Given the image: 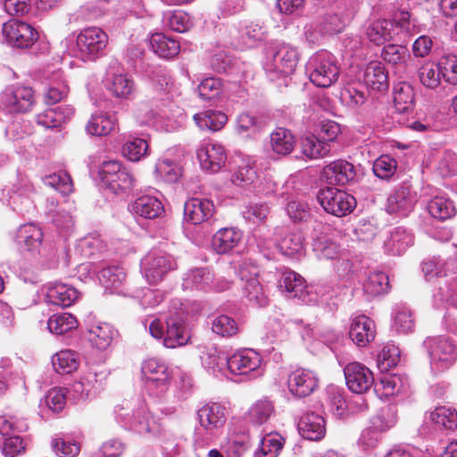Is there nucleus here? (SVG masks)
<instances>
[{
	"label": "nucleus",
	"mask_w": 457,
	"mask_h": 457,
	"mask_svg": "<svg viewBox=\"0 0 457 457\" xmlns=\"http://www.w3.org/2000/svg\"><path fill=\"white\" fill-rule=\"evenodd\" d=\"M298 60L295 47L286 43L276 44L270 48L265 71L270 80L282 79L287 85V78L295 71Z\"/></svg>",
	"instance_id": "f257e3e1"
},
{
	"label": "nucleus",
	"mask_w": 457,
	"mask_h": 457,
	"mask_svg": "<svg viewBox=\"0 0 457 457\" xmlns=\"http://www.w3.org/2000/svg\"><path fill=\"white\" fill-rule=\"evenodd\" d=\"M310 80L319 87H328L339 77V67L336 57L327 52L314 54L307 63Z\"/></svg>",
	"instance_id": "f03ea898"
},
{
	"label": "nucleus",
	"mask_w": 457,
	"mask_h": 457,
	"mask_svg": "<svg viewBox=\"0 0 457 457\" xmlns=\"http://www.w3.org/2000/svg\"><path fill=\"white\" fill-rule=\"evenodd\" d=\"M423 345L428 353L431 369L436 372L449 369L457 360V344L448 337H428Z\"/></svg>",
	"instance_id": "7ed1b4c3"
},
{
	"label": "nucleus",
	"mask_w": 457,
	"mask_h": 457,
	"mask_svg": "<svg viewBox=\"0 0 457 457\" xmlns=\"http://www.w3.org/2000/svg\"><path fill=\"white\" fill-rule=\"evenodd\" d=\"M99 176L104 187L116 195L130 190L136 182L131 172L118 161L104 162Z\"/></svg>",
	"instance_id": "20e7f679"
},
{
	"label": "nucleus",
	"mask_w": 457,
	"mask_h": 457,
	"mask_svg": "<svg viewBox=\"0 0 457 457\" xmlns=\"http://www.w3.org/2000/svg\"><path fill=\"white\" fill-rule=\"evenodd\" d=\"M108 44L107 34L100 28L84 29L77 37L78 55L83 61H95L101 57Z\"/></svg>",
	"instance_id": "39448f33"
},
{
	"label": "nucleus",
	"mask_w": 457,
	"mask_h": 457,
	"mask_svg": "<svg viewBox=\"0 0 457 457\" xmlns=\"http://www.w3.org/2000/svg\"><path fill=\"white\" fill-rule=\"evenodd\" d=\"M34 104V91L30 87H7L0 94V112H28L32 109Z\"/></svg>",
	"instance_id": "423d86ee"
},
{
	"label": "nucleus",
	"mask_w": 457,
	"mask_h": 457,
	"mask_svg": "<svg viewBox=\"0 0 457 457\" xmlns=\"http://www.w3.org/2000/svg\"><path fill=\"white\" fill-rule=\"evenodd\" d=\"M317 199L328 213L337 217L349 214L356 205V200L352 195L331 187L320 189Z\"/></svg>",
	"instance_id": "0eeeda50"
},
{
	"label": "nucleus",
	"mask_w": 457,
	"mask_h": 457,
	"mask_svg": "<svg viewBox=\"0 0 457 457\" xmlns=\"http://www.w3.org/2000/svg\"><path fill=\"white\" fill-rule=\"evenodd\" d=\"M177 268V263L171 255L151 252L141 261V270L151 285L161 282L170 271Z\"/></svg>",
	"instance_id": "6e6552de"
},
{
	"label": "nucleus",
	"mask_w": 457,
	"mask_h": 457,
	"mask_svg": "<svg viewBox=\"0 0 457 457\" xmlns=\"http://www.w3.org/2000/svg\"><path fill=\"white\" fill-rule=\"evenodd\" d=\"M3 36L13 47L26 49L38 39V32L30 24L18 20H11L3 26Z\"/></svg>",
	"instance_id": "1a4fd4ad"
},
{
	"label": "nucleus",
	"mask_w": 457,
	"mask_h": 457,
	"mask_svg": "<svg viewBox=\"0 0 457 457\" xmlns=\"http://www.w3.org/2000/svg\"><path fill=\"white\" fill-rule=\"evenodd\" d=\"M226 361V366L234 375L253 374V377L259 375L258 369L262 363V358L258 353L251 349H245L234 353Z\"/></svg>",
	"instance_id": "9d476101"
},
{
	"label": "nucleus",
	"mask_w": 457,
	"mask_h": 457,
	"mask_svg": "<svg viewBox=\"0 0 457 457\" xmlns=\"http://www.w3.org/2000/svg\"><path fill=\"white\" fill-rule=\"evenodd\" d=\"M116 411L118 416L123 419L124 425L138 434H156L160 430L159 424L150 416L143 402H139L137 408L133 410L131 414Z\"/></svg>",
	"instance_id": "9b49d317"
},
{
	"label": "nucleus",
	"mask_w": 457,
	"mask_h": 457,
	"mask_svg": "<svg viewBox=\"0 0 457 457\" xmlns=\"http://www.w3.org/2000/svg\"><path fill=\"white\" fill-rule=\"evenodd\" d=\"M348 388L355 394L367 392L374 383L373 374L369 368L359 362H351L344 369Z\"/></svg>",
	"instance_id": "f8f14e48"
},
{
	"label": "nucleus",
	"mask_w": 457,
	"mask_h": 457,
	"mask_svg": "<svg viewBox=\"0 0 457 457\" xmlns=\"http://www.w3.org/2000/svg\"><path fill=\"white\" fill-rule=\"evenodd\" d=\"M319 385L317 375L311 370L298 368L287 378L290 393L297 397H306L313 393Z\"/></svg>",
	"instance_id": "ddd939ff"
},
{
	"label": "nucleus",
	"mask_w": 457,
	"mask_h": 457,
	"mask_svg": "<svg viewBox=\"0 0 457 457\" xmlns=\"http://www.w3.org/2000/svg\"><path fill=\"white\" fill-rule=\"evenodd\" d=\"M186 320L182 313L170 315L166 320L164 345L175 348L185 345L189 340V333L186 327Z\"/></svg>",
	"instance_id": "4468645a"
},
{
	"label": "nucleus",
	"mask_w": 457,
	"mask_h": 457,
	"mask_svg": "<svg viewBox=\"0 0 457 457\" xmlns=\"http://www.w3.org/2000/svg\"><path fill=\"white\" fill-rule=\"evenodd\" d=\"M197 158L204 170L218 172L227 161V154L221 145L204 143L197 151Z\"/></svg>",
	"instance_id": "2eb2a0df"
},
{
	"label": "nucleus",
	"mask_w": 457,
	"mask_h": 457,
	"mask_svg": "<svg viewBox=\"0 0 457 457\" xmlns=\"http://www.w3.org/2000/svg\"><path fill=\"white\" fill-rule=\"evenodd\" d=\"M197 416L201 427L212 433L226 423L227 409L220 403H208L198 410Z\"/></svg>",
	"instance_id": "dca6fc26"
},
{
	"label": "nucleus",
	"mask_w": 457,
	"mask_h": 457,
	"mask_svg": "<svg viewBox=\"0 0 457 457\" xmlns=\"http://www.w3.org/2000/svg\"><path fill=\"white\" fill-rule=\"evenodd\" d=\"M349 337L357 346H366L376 337L374 321L363 314L353 317L350 325Z\"/></svg>",
	"instance_id": "f3484780"
},
{
	"label": "nucleus",
	"mask_w": 457,
	"mask_h": 457,
	"mask_svg": "<svg viewBox=\"0 0 457 457\" xmlns=\"http://www.w3.org/2000/svg\"><path fill=\"white\" fill-rule=\"evenodd\" d=\"M354 166L345 160H337L326 165L322 170V177L331 185H346L356 178Z\"/></svg>",
	"instance_id": "a211bd4d"
},
{
	"label": "nucleus",
	"mask_w": 457,
	"mask_h": 457,
	"mask_svg": "<svg viewBox=\"0 0 457 457\" xmlns=\"http://www.w3.org/2000/svg\"><path fill=\"white\" fill-rule=\"evenodd\" d=\"M214 212L213 204L202 198H191L184 205V220L191 224L207 221Z\"/></svg>",
	"instance_id": "6ab92c4d"
},
{
	"label": "nucleus",
	"mask_w": 457,
	"mask_h": 457,
	"mask_svg": "<svg viewBox=\"0 0 457 457\" xmlns=\"http://www.w3.org/2000/svg\"><path fill=\"white\" fill-rule=\"evenodd\" d=\"M415 202V196L411 193V187L403 184L388 196L386 208L390 213L405 216L412 210Z\"/></svg>",
	"instance_id": "aec40b11"
},
{
	"label": "nucleus",
	"mask_w": 457,
	"mask_h": 457,
	"mask_svg": "<svg viewBox=\"0 0 457 457\" xmlns=\"http://www.w3.org/2000/svg\"><path fill=\"white\" fill-rule=\"evenodd\" d=\"M301 436L311 441H320L326 435V424L323 416L315 412H307L298 422Z\"/></svg>",
	"instance_id": "412c9836"
},
{
	"label": "nucleus",
	"mask_w": 457,
	"mask_h": 457,
	"mask_svg": "<svg viewBox=\"0 0 457 457\" xmlns=\"http://www.w3.org/2000/svg\"><path fill=\"white\" fill-rule=\"evenodd\" d=\"M278 287L289 298L305 300L306 286L304 279L301 275L293 270H286L282 271L278 281Z\"/></svg>",
	"instance_id": "4be33fe9"
},
{
	"label": "nucleus",
	"mask_w": 457,
	"mask_h": 457,
	"mask_svg": "<svg viewBox=\"0 0 457 457\" xmlns=\"http://www.w3.org/2000/svg\"><path fill=\"white\" fill-rule=\"evenodd\" d=\"M46 297L49 303L66 308L79 298V292L68 284L54 283L47 287Z\"/></svg>",
	"instance_id": "5701e85b"
},
{
	"label": "nucleus",
	"mask_w": 457,
	"mask_h": 457,
	"mask_svg": "<svg viewBox=\"0 0 457 457\" xmlns=\"http://www.w3.org/2000/svg\"><path fill=\"white\" fill-rule=\"evenodd\" d=\"M398 33V31H395L394 21L387 19L372 21L366 30L368 39L377 46L393 40Z\"/></svg>",
	"instance_id": "b1692460"
},
{
	"label": "nucleus",
	"mask_w": 457,
	"mask_h": 457,
	"mask_svg": "<svg viewBox=\"0 0 457 457\" xmlns=\"http://www.w3.org/2000/svg\"><path fill=\"white\" fill-rule=\"evenodd\" d=\"M414 243V235L404 227L395 228L385 241V249L393 255H401Z\"/></svg>",
	"instance_id": "393cba45"
},
{
	"label": "nucleus",
	"mask_w": 457,
	"mask_h": 457,
	"mask_svg": "<svg viewBox=\"0 0 457 457\" xmlns=\"http://www.w3.org/2000/svg\"><path fill=\"white\" fill-rule=\"evenodd\" d=\"M213 275L206 268H195L187 271L183 278L182 287L189 291H207L212 288Z\"/></svg>",
	"instance_id": "a878e982"
},
{
	"label": "nucleus",
	"mask_w": 457,
	"mask_h": 457,
	"mask_svg": "<svg viewBox=\"0 0 457 457\" xmlns=\"http://www.w3.org/2000/svg\"><path fill=\"white\" fill-rule=\"evenodd\" d=\"M242 231L236 228H223L212 237V246L219 254H223L235 248L242 240Z\"/></svg>",
	"instance_id": "bb28decb"
},
{
	"label": "nucleus",
	"mask_w": 457,
	"mask_h": 457,
	"mask_svg": "<svg viewBox=\"0 0 457 457\" xmlns=\"http://www.w3.org/2000/svg\"><path fill=\"white\" fill-rule=\"evenodd\" d=\"M116 128L117 120L113 116L104 112H95L87 120L85 130L89 136L104 137L114 131Z\"/></svg>",
	"instance_id": "cd10ccee"
},
{
	"label": "nucleus",
	"mask_w": 457,
	"mask_h": 457,
	"mask_svg": "<svg viewBox=\"0 0 457 457\" xmlns=\"http://www.w3.org/2000/svg\"><path fill=\"white\" fill-rule=\"evenodd\" d=\"M131 211L145 219H155L164 212L162 202L153 195H142L137 198L131 205Z\"/></svg>",
	"instance_id": "c85d7f7f"
},
{
	"label": "nucleus",
	"mask_w": 457,
	"mask_h": 457,
	"mask_svg": "<svg viewBox=\"0 0 457 457\" xmlns=\"http://www.w3.org/2000/svg\"><path fill=\"white\" fill-rule=\"evenodd\" d=\"M142 373L147 382L156 383L158 386H165L170 378L167 365L157 358L146 360L142 365Z\"/></svg>",
	"instance_id": "c756f323"
},
{
	"label": "nucleus",
	"mask_w": 457,
	"mask_h": 457,
	"mask_svg": "<svg viewBox=\"0 0 457 457\" xmlns=\"http://www.w3.org/2000/svg\"><path fill=\"white\" fill-rule=\"evenodd\" d=\"M363 81L367 87L383 91L388 87V77L385 67L377 62H370L363 73Z\"/></svg>",
	"instance_id": "7c9ffc66"
},
{
	"label": "nucleus",
	"mask_w": 457,
	"mask_h": 457,
	"mask_svg": "<svg viewBox=\"0 0 457 457\" xmlns=\"http://www.w3.org/2000/svg\"><path fill=\"white\" fill-rule=\"evenodd\" d=\"M427 209L434 219L446 220L456 214V207L452 199L445 195H436L431 198Z\"/></svg>",
	"instance_id": "2f4dec72"
},
{
	"label": "nucleus",
	"mask_w": 457,
	"mask_h": 457,
	"mask_svg": "<svg viewBox=\"0 0 457 457\" xmlns=\"http://www.w3.org/2000/svg\"><path fill=\"white\" fill-rule=\"evenodd\" d=\"M153 51L162 58L170 59L179 53V43L162 33H155L150 38Z\"/></svg>",
	"instance_id": "473e14b6"
},
{
	"label": "nucleus",
	"mask_w": 457,
	"mask_h": 457,
	"mask_svg": "<svg viewBox=\"0 0 457 457\" xmlns=\"http://www.w3.org/2000/svg\"><path fill=\"white\" fill-rule=\"evenodd\" d=\"M275 412L273 403L268 398L254 402L247 411V419L253 425L266 423Z\"/></svg>",
	"instance_id": "72a5a7b5"
},
{
	"label": "nucleus",
	"mask_w": 457,
	"mask_h": 457,
	"mask_svg": "<svg viewBox=\"0 0 457 457\" xmlns=\"http://www.w3.org/2000/svg\"><path fill=\"white\" fill-rule=\"evenodd\" d=\"M295 145V137L287 129L278 128L270 134V146L277 154L287 155L290 154Z\"/></svg>",
	"instance_id": "f704fd0d"
},
{
	"label": "nucleus",
	"mask_w": 457,
	"mask_h": 457,
	"mask_svg": "<svg viewBox=\"0 0 457 457\" xmlns=\"http://www.w3.org/2000/svg\"><path fill=\"white\" fill-rule=\"evenodd\" d=\"M302 153L308 159L323 158L330 152L329 144L313 135H308L301 139Z\"/></svg>",
	"instance_id": "c9c22d12"
},
{
	"label": "nucleus",
	"mask_w": 457,
	"mask_h": 457,
	"mask_svg": "<svg viewBox=\"0 0 457 457\" xmlns=\"http://www.w3.org/2000/svg\"><path fill=\"white\" fill-rule=\"evenodd\" d=\"M394 103L398 112L404 113L412 110L414 90L409 83L400 82L395 86Z\"/></svg>",
	"instance_id": "e433bc0d"
},
{
	"label": "nucleus",
	"mask_w": 457,
	"mask_h": 457,
	"mask_svg": "<svg viewBox=\"0 0 457 457\" xmlns=\"http://www.w3.org/2000/svg\"><path fill=\"white\" fill-rule=\"evenodd\" d=\"M194 120L202 129H205L212 131H218L226 124L228 118L226 114L221 112L208 110L195 114Z\"/></svg>",
	"instance_id": "4c0bfd02"
},
{
	"label": "nucleus",
	"mask_w": 457,
	"mask_h": 457,
	"mask_svg": "<svg viewBox=\"0 0 457 457\" xmlns=\"http://www.w3.org/2000/svg\"><path fill=\"white\" fill-rule=\"evenodd\" d=\"M115 333L110 324L101 323L89 329V340L99 350H105L111 345Z\"/></svg>",
	"instance_id": "58836bf2"
},
{
	"label": "nucleus",
	"mask_w": 457,
	"mask_h": 457,
	"mask_svg": "<svg viewBox=\"0 0 457 457\" xmlns=\"http://www.w3.org/2000/svg\"><path fill=\"white\" fill-rule=\"evenodd\" d=\"M222 449L228 457H240L241 455L249 454L250 437L245 433L231 435L222 445Z\"/></svg>",
	"instance_id": "ea45409f"
},
{
	"label": "nucleus",
	"mask_w": 457,
	"mask_h": 457,
	"mask_svg": "<svg viewBox=\"0 0 457 457\" xmlns=\"http://www.w3.org/2000/svg\"><path fill=\"white\" fill-rule=\"evenodd\" d=\"M146 140L139 137H129L122 145V155L131 162H138L148 154Z\"/></svg>",
	"instance_id": "a19ab883"
},
{
	"label": "nucleus",
	"mask_w": 457,
	"mask_h": 457,
	"mask_svg": "<svg viewBox=\"0 0 457 457\" xmlns=\"http://www.w3.org/2000/svg\"><path fill=\"white\" fill-rule=\"evenodd\" d=\"M69 88L62 79L60 71L54 72L45 94L46 103L54 104L62 100L68 94Z\"/></svg>",
	"instance_id": "79ce46f5"
},
{
	"label": "nucleus",
	"mask_w": 457,
	"mask_h": 457,
	"mask_svg": "<svg viewBox=\"0 0 457 457\" xmlns=\"http://www.w3.org/2000/svg\"><path fill=\"white\" fill-rule=\"evenodd\" d=\"M429 420L445 429L454 430L457 428V411L451 407H436L430 412Z\"/></svg>",
	"instance_id": "37998d69"
},
{
	"label": "nucleus",
	"mask_w": 457,
	"mask_h": 457,
	"mask_svg": "<svg viewBox=\"0 0 457 457\" xmlns=\"http://www.w3.org/2000/svg\"><path fill=\"white\" fill-rule=\"evenodd\" d=\"M51 333L62 335L77 328L76 318L68 312L55 313L52 315L47 322Z\"/></svg>",
	"instance_id": "c03bdc74"
},
{
	"label": "nucleus",
	"mask_w": 457,
	"mask_h": 457,
	"mask_svg": "<svg viewBox=\"0 0 457 457\" xmlns=\"http://www.w3.org/2000/svg\"><path fill=\"white\" fill-rule=\"evenodd\" d=\"M393 326L397 333L400 334L412 332L415 326V320L411 310L405 305H396Z\"/></svg>",
	"instance_id": "a18cd8bd"
},
{
	"label": "nucleus",
	"mask_w": 457,
	"mask_h": 457,
	"mask_svg": "<svg viewBox=\"0 0 457 457\" xmlns=\"http://www.w3.org/2000/svg\"><path fill=\"white\" fill-rule=\"evenodd\" d=\"M389 288V279L382 271L370 272L363 284V290L368 295L374 297L385 293Z\"/></svg>",
	"instance_id": "49530a36"
},
{
	"label": "nucleus",
	"mask_w": 457,
	"mask_h": 457,
	"mask_svg": "<svg viewBox=\"0 0 457 457\" xmlns=\"http://www.w3.org/2000/svg\"><path fill=\"white\" fill-rule=\"evenodd\" d=\"M107 89L117 98H127L134 91V81L124 74H112Z\"/></svg>",
	"instance_id": "de8ad7c7"
},
{
	"label": "nucleus",
	"mask_w": 457,
	"mask_h": 457,
	"mask_svg": "<svg viewBox=\"0 0 457 457\" xmlns=\"http://www.w3.org/2000/svg\"><path fill=\"white\" fill-rule=\"evenodd\" d=\"M52 364L59 374L71 373L79 367L76 354L71 350L61 351L54 354L52 358Z\"/></svg>",
	"instance_id": "09e8293b"
},
{
	"label": "nucleus",
	"mask_w": 457,
	"mask_h": 457,
	"mask_svg": "<svg viewBox=\"0 0 457 457\" xmlns=\"http://www.w3.org/2000/svg\"><path fill=\"white\" fill-rule=\"evenodd\" d=\"M419 77L421 84L428 88L434 89L440 84L442 78L441 64L426 62L419 70Z\"/></svg>",
	"instance_id": "8fccbe9b"
},
{
	"label": "nucleus",
	"mask_w": 457,
	"mask_h": 457,
	"mask_svg": "<svg viewBox=\"0 0 457 457\" xmlns=\"http://www.w3.org/2000/svg\"><path fill=\"white\" fill-rule=\"evenodd\" d=\"M397 422V415L395 407L386 405L379 410V411L372 418V428L377 431H386L393 428Z\"/></svg>",
	"instance_id": "3c124183"
},
{
	"label": "nucleus",
	"mask_w": 457,
	"mask_h": 457,
	"mask_svg": "<svg viewBox=\"0 0 457 457\" xmlns=\"http://www.w3.org/2000/svg\"><path fill=\"white\" fill-rule=\"evenodd\" d=\"M17 237L19 243H23L28 251H32L41 245L43 233L39 228L34 225H24L20 228Z\"/></svg>",
	"instance_id": "603ef678"
},
{
	"label": "nucleus",
	"mask_w": 457,
	"mask_h": 457,
	"mask_svg": "<svg viewBox=\"0 0 457 457\" xmlns=\"http://www.w3.org/2000/svg\"><path fill=\"white\" fill-rule=\"evenodd\" d=\"M277 247L284 255L293 256L303 248V237L299 232L287 233L278 242Z\"/></svg>",
	"instance_id": "864d4df0"
},
{
	"label": "nucleus",
	"mask_w": 457,
	"mask_h": 457,
	"mask_svg": "<svg viewBox=\"0 0 457 457\" xmlns=\"http://www.w3.org/2000/svg\"><path fill=\"white\" fill-rule=\"evenodd\" d=\"M98 278L106 288H118L125 280L126 273L121 267L113 265L102 269Z\"/></svg>",
	"instance_id": "5fc2aeb1"
},
{
	"label": "nucleus",
	"mask_w": 457,
	"mask_h": 457,
	"mask_svg": "<svg viewBox=\"0 0 457 457\" xmlns=\"http://www.w3.org/2000/svg\"><path fill=\"white\" fill-rule=\"evenodd\" d=\"M212 330L222 337H231L239 332V327L233 318L222 314L212 320Z\"/></svg>",
	"instance_id": "6e6d98bb"
},
{
	"label": "nucleus",
	"mask_w": 457,
	"mask_h": 457,
	"mask_svg": "<svg viewBox=\"0 0 457 457\" xmlns=\"http://www.w3.org/2000/svg\"><path fill=\"white\" fill-rule=\"evenodd\" d=\"M258 179L254 166L249 162L243 163L231 177L234 185L246 187L253 185Z\"/></svg>",
	"instance_id": "4d7b16f0"
},
{
	"label": "nucleus",
	"mask_w": 457,
	"mask_h": 457,
	"mask_svg": "<svg viewBox=\"0 0 457 457\" xmlns=\"http://www.w3.org/2000/svg\"><path fill=\"white\" fill-rule=\"evenodd\" d=\"M269 213L270 208L266 204H250L242 211L245 220L253 225L264 223Z\"/></svg>",
	"instance_id": "13d9d810"
},
{
	"label": "nucleus",
	"mask_w": 457,
	"mask_h": 457,
	"mask_svg": "<svg viewBox=\"0 0 457 457\" xmlns=\"http://www.w3.org/2000/svg\"><path fill=\"white\" fill-rule=\"evenodd\" d=\"M155 173L160 179L168 183H173L176 182L180 176V168L175 162L169 159H162L157 162Z\"/></svg>",
	"instance_id": "bf43d9fd"
},
{
	"label": "nucleus",
	"mask_w": 457,
	"mask_h": 457,
	"mask_svg": "<svg viewBox=\"0 0 457 457\" xmlns=\"http://www.w3.org/2000/svg\"><path fill=\"white\" fill-rule=\"evenodd\" d=\"M409 55V51L406 46L396 44L386 45L380 54L381 58L392 65L404 62L406 57Z\"/></svg>",
	"instance_id": "052dcab7"
},
{
	"label": "nucleus",
	"mask_w": 457,
	"mask_h": 457,
	"mask_svg": "<svg viewBox=\"0 0 457 457\" xmlns=\"http://www.w3.org/2000/svg\"><path fill=\"white\" fill-rule=\"evenodd\" d=\"M223 84L219 78L209 77L203 79L197 87L198 95L203 100L216 98L222 92Z\"/></svg>",
	"instance_id": "680f3d73"
},
{
	"label": "nucleus",
	"mask_w": 457,
	"mask_h": 457,
	"mask_svg": "<svg viewBox=\"0 0 457 457\" xmlns=\"http://www.w3.org/2000/svg\"><path fill=\"white\" fill-rule=\"evenodd\" d=\"M396 161L388 154L379 156L373 163L375 176L381 179H390L396 170Z\"/></svg>",
	"instance_id": "e2e57ef3"
},
{
	"label": "nucleus",
	"mask_w": 457,
	"mask_h": 457,
	"mask_svg": "<svg viewBox=\"0 0 457 457\" xmlns=\"http://www.w3.org/2000/svg\"><path fill=\"white\" fill-rule=\"evenodd\" d=\"M285 440L278 433L264 436L260 442L259 450L262 455H274L277 457L284 446Z\"/></svg>",
	"instance_id": "0e129e2a"
},
{
	"label": "nucleus",
	"mask_w": 457,
	"mask_h": 457,
	"mask_svg": "<svg viewBox=\"0 0 457 457\" xmlns=\"http://www.w3.org/2000/svg\"><path fill=\"white\" fill-rule=\"evenodd\" d=\"M165 25L171 30L183 33L187 31L192 26L193 21L190 16L183 11H175L167 15Z\"/></svg>",
	"instance_id": "69168bd1"
},
{
	"label": "nucleus",
	"mask_w": 457,
	"mask_h": 457,
	"mask_svg": "<svg viewBox=\"0 0 457 457\" xmlns=\"http://www.w3.org/2000/svg\"><path fill=\"white\" fill-rule=\"evenodd\" d=\"M340 98L345 105L355 108L365 103L367 95L364 90L349 85L341 91Z\"/></svg>",
	"instance_id": "338daca9"
},
{
	"label": "nucleus",
	"mask_w": 457,
	"mask_h": 457,
	"mask_svg": "<svg viewBox=\"0 0 457 457\" xmlns=\"http://www.w3.org/2000/svg\"><path fill=\"white\" fill-rule=\"evenodd\" d=\"M46 186L54 188L62 195H68L72 191V181L65 172L54 173L46 176L44 179Z\"/></svg>",
	"instance_id": "774afa93"
}]
</instances>
